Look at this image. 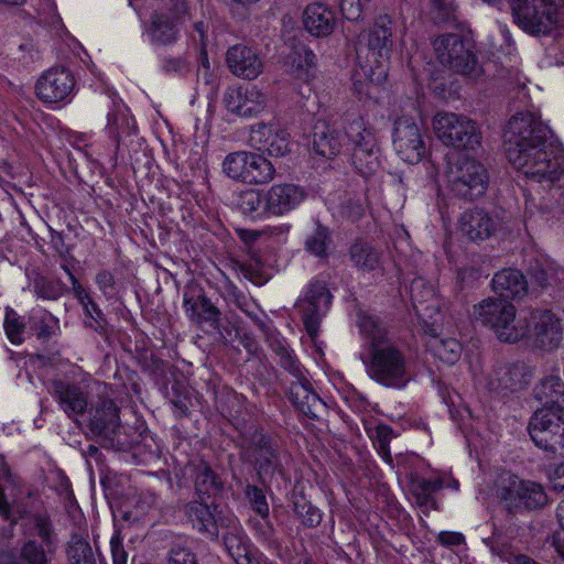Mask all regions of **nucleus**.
I'll return each instance as SVG.
<instances>
[{
	"instance_id": "obj_38",
	"label": "nucleus",
	"mask_w": 564,
	"mask_h": 564,
	"mask_svg": "<svg viewBox=\"0 0 564 564\" xmlns=\"http://www.w3.org/2000/svg\"><path fill=\"white\" fill-rule=\"evenodd\" d=\"M48 553L45 545L34 539H25L17 561L11 555L3 554L0 556V564H51Z\"/></svg>"
},
{
	"instance_id": "obj_35",
	"label": "nucleus",
	"mask_w": 564,
	"mask_h": 564,
	"mask_svg": "<svg viewBox=\"0 0 564 564\" xmlns=\"http://www.w3.org/2000/svg\"><path fill=\"white\" fill-rule=\"evenodd\" d=\"M437 327L435 322H432L430 327H423L424 332L430 335L427 347L441 361L454 365L462 355V345L455 338L440 337Z\"/></svg>"
},
{
	"instance_id": "obj_25",
	"label": "nucleus",
	"mask_w": 564,
	"mask_h": 564,
	"mask_svg": "<svg viewBox=\"0 0 564 564\" xmlns=\"http://www.w3.org/2000/svg\"><path fill=\"white\" fill-rule=\"evenodd\" d=\"M226 62L230 72L243 79H256L263 70V63L258 54L245 45L228 48Z\"/></svg>"
},
{
	"instance_id": "obj_64",
	"label": "nucleus",
	"mask_w": 564,
	"mask_h": 564,
	"mask_svg": "<svg viewBox=\"0 0 564 564\" xmlns=\"http://www.w3.org/2000/svg\"><path fill=\"white\" fill-rule=\"evenodd\" d=\"M194 32L191 34L194 41L200 43L202 46H205V41L207 37V25L204 21H196L193 24Z\"/></svg>"
},
{
	"instance_id": "obj_48",
	"label": "nucleus",
	"mask_w": 564,
	"mask_h": 564,
	"mask_svg": "<svg viewBox=\"0 0 564 564\" xmlns=\"http://www.w3.org/2000/svg\"><path fill=\"white\" fill-rule=\"evenodd\" d=\"M29 323L39 338L47 339L56 325V319L46 311H34L29 318Z\"/></svg>"
},
{
	"instance_id": "obj_29",
	"label": "nucleus",
	"mask_w": 564,
	"mask_h": 564,
	"mask_svg": "<svg viewBox=\"0 0 564 564\" xmlns=\"http://www.w3.org/2000/svg\"><path fill=\"white\" fill-rule=\"evenodd\" d=\"M120 425L119 409L110 399H102L91 412L89 430L93 434L110 437Z\"/></svg>"
},
{
	"instance_id": "obj_12",
	"label": "nucleus",
	"mask_w": 564,
	"mask_h": 564,
	"mask_svg": "<svg viewBox=\"0 0 564 564\" xmlns=\"http://www.w3.org/2000/svg\"><path fill=\"white\" fill-rule=\"evenodd\" d=\"M191 19L192 11L186 0H165L164 7L152 13L147 34L153 43L172 44Z\"/></svg>"
},
{
	"instance_id": "obj_19",
	"label": "nucleus",
	"mask_w": 564,
	"mask_h": 564,
	"mask_svg": "<svg viewBox=\"0 0 564 564\" xmlns=\"http://www.w3.org/2000/svg\"><path fill=\"white\" fill-rule=\"evenodd\" d=\"M332 294L322 281L310 283L305 295L297 302V308L302 313V319L310 336L317 335L319 322L329 310Z\"/></svg>"
},
{
	"instance_id": "obj_54",
	"label": "nucleus",
	"mask_w": 564,
	"mask_h": 564,
	"mask_svg": "<svg viewBox=\"0 0 564 564\" xmlns=\"http://www.w3.org/2000/svg\"><path fill=\"white\" fill-rule=\"evenodd\" d=\"M340 11L349 21H358L362 14L360 0H340Z\"/></svg>"
},
{
	"instance_id": "obj_56",
	"label": "nucleus",
	"mask_w": 564,
	"mask_h": 564,
	"mask_svg": "<svg viewBox=\"0 0 564 564\" xmlns=\"http://www.w3.org/2000/svg\"><path fill=\"white\" fill-rule=\"evenodd\" d=\"M432 11L438 12L443 19H448L454 11V6L445 0H422Z\"/></svg>"
},
{
	"instance_id": "obj_32",
	"label": "nucleus",
	"mask_w": 564,
	"mask_h": 564,
	"mask_svg": "<svg viewBox=\"0 0 564 564\" xmlns=\"http://www.w3.org/2000/svg\"><path fill=\"white\" fill-rule=\"evenodd\" d=\"M313 148L324 158L336 156L343 148L340 130L327 121L318 120L313 130Z\"/></svg>"
},
{
	"instance_id": "obj_21",
	"label": "nucleus",
	"mask_w": 564,
	"mask_h": 564,
	"mask_svg": "<svg viewBox=\"0 0 564 564\" xmlns=\"http://www.w3.org/2000/svg\"><path fill=\"white\" fill-rule=\"evenodd\" d=\"M75 87L74 76L65 68H50L37 79L35 91L45 104H57L67 99Z\"/></svg>"
},
{
	"instance_id": "obj_45",
	"label": "nucleus",
	"mask_w": 564,
	"mask_h": 564,
	"mask_svg": "<svg viewBox=\"0 0 564 564\" xmlns=\"http://www.w3.org/2000/svg\"><path fill=\"white\" fill-rule=\"evenodd\" d=\"M67 554L70 564H96L89 543L78 534H73L68 542Z\"/></svg>"
},
{
	"instance_id": "obj_23",
	"label": "nucleus",
	"mask_w": 564,
	"mask_h": 564,
	"mask_svg": "<svg viewBox=\"0 0 564 564\" xmlns=\"http://www.w3.org/2000/svg\"><path fill=\"white\" fill-rule=\"evenodd\" d=\"M410 294L413 310L422 327H430L432 322L437 323L441 301L434 286L425 279L416 278L411 283Z\"/></svg>"
},
{
	"instance_id": "obj_58",
	"label": "nucleus",
	"mask_w": 564,
	"mask_h": 564,
	"mask_svg": "<svg viewBox=\"0 0 564 564\" xmlns=\"http://www.w3.org/2000/svg\"><path fill=\"white\" fill-rule=\"evenodd\" d=\"M437 540L444 546H457L464 543L465 538L458 532L442 531L438 534Z\"/></svg>"
},
{
	"instance_id": "obj_63",
	"label": "nucleus",
	"mask_w": 564,
	"mask_h": 564,
	"mask_svg": "<svg viewBox=\"0 0 564 564\" xmlns=\"http://www.w3.org/2000/svg\"><path fill=\"white\" fill-rule=\"evenodd\" d=\"M238 236L245 243L248 245H251L259 239H264L263 230L240 229L238 230Z\"/></svg>"
},
{
	"instance_id": "obj_22",
	"label": "nucleus",
	"mask_w": 564,
	"mask_h": 564,
	"mask_svg": "<svg viewBox=\"0 0 564 564\" xmlns=\"http://www.w3.org/2000/svg\"><path fill=\"white\" fill-rule=\"evenodd\" d=\"M249 142L253 148L280 158L290 152V134L274 123L259 122L251 126Z\"/></svg>"
},
{
	"instance_id": "obj_41",
	"label": "nucleus",
	"mask_w": 564,
	"mask_h": 564,
	"mask_svg": "<svg viewBox=\"0 0 564 564\" xmlns=\"http://www.w3.org/2000/svg\"><path fill=\"white\" fill-rule=\"evenodd\" d=\"M443 488L441 478L415 477L411 481V492L415 498L417 506L426 509H436V501L433 494Z\"/></svg>"
},
{
	"instance_id": "obj_27",
	"label": "nucleus",
	"mask_w": 564,
	"mask_h": 564,
	"mask_svg": "<svg viewBox=\"0 0 564 564\" xmlns=\"http://www.w3.org/2000/svg\"><path fill=\"white\" fill-rule=\"evenodd\" d=\"M336 21L335 11L325 3L314 2L305 8L304 28L316 37L330 35L336 26Z\"/></svg>"
},
{
	"instance_id": "obj_39",
	"label": "nucleus",
	"mask_w": 564,
	"mask_h": 564,
	"mask_svg": "<svg viewBox=\"0 0 564 564\" xmlns=\"http://www.w3.org/2000/svg\"><path fill=\"white\" fill-rule=\"evenodd\" d=\"M536 399L547 406H563L564 382L558 373L544 377L535 388Z\"/></svg>"
},
{
	"instance_id": "obj_5",
	"label": "nucleus",
	"mask_w": 564,
	"mask_h": 564,
	"mask_svg": "<svg viewBox=\"0 0 564 564\" xmlns=\"http://www.w3.org/2000/svg\"><path fill=\"white\" fill-rule=\"evenodd\" d=\"M7 476H9V468L0 456V477ZM26 507L15 498L10 502L0 486V517L2 520L11 525H15L19 520H22L21 528L25 538L34 539V536H37L41 540L40 544L45 545L48 552H53L56 532L48 513L43 511L33 513L31 517H26Z\"/></svg>"
},
{
	"instance_id": "obj_6",
	"label": "nucleus",
	"mask_w": 564,
	"mask_h": 564,
	"mask_svg": "<svg viewBox=\"0 0 564 564\" xmlns=\"http://www.w3.org/2000/svg\"><path fill=\"white\" fill-rule=\"evenodd\" d=\"M436 61L446 69L467 79L477 80L484 74L474 46L459 33H444L432 41Z\"/></svg>"
},
{
	"instance_id": "obj_15",
	"label": "nucleus",
	"mask_w": 564,
	"mask_h": 564,
	"mask_svg": "<svg viewBox=\"0 0 564 564\" xmlns=\"http://www.w3.org/2000/svg\"><path fill=\"white\" fill-rule=\"evenodd\" d=\"M525 329L523 340L533 347L552 350L557 348L563 339V328L560 318L549 310H528L524 312Z\"/></svg>"
},
{
	"instance_id": "obj_51",
	"label": "nucleus",
	"mask_w": 564,
	"mask_h": 564,
	"mask_svg": "<svg viewBox=\"0 0 564 564\" xmlns=\"http://www.w3.org/2000/svg\"><path fill=\"white\" fill-rule=\"evenodd\" d=\"M85 313V325L96 332H101L105 325V317L98 305L91 301V304L83 306Z\"/></svg>"
},
{
	"instance_id": "obj_61",
	"label": "nucleus",
	"mask_w": 564,
	"mask_h": 564,
	"mask_svg": "<svg viewBox=\"0 0 564 564\" xmlns=\"http://www.w3.org/2000/svg\"><path fill=\"white\" fill-rule=\"evenodd\" d=\"M498 554L510 564H539L527 555L516 554L509 550L500 551Z\"/></svg>"
},
{
	"instance_id": "obj_16",
	"label": "nucleus",
	"mask_w": 564,
	"mask_h": 564,
	"mask_svg": "<svg viewBox=\"0 0 564 564\" xmlns=\"http://www.w3.org/2000/svg\"><path fill=\"white\" fill-rule=\"evenodd\" d=\"M243 458L253 465L260 478L283 473L288 455L264 434H254L249 446L243 451Z\"/></svg>"
},
{
	"instance_id": "obj_4",
	"label": "nucleus",
	"mask_w": 564,
	"mask_h": 564,
	"mask_svg": "<svg viewBox=\"0 0 564 564\" xmlns=\"http://www.w3.org/2000/svg\"><path fill=\"white\" fill-rule=\"evenodd\" d=\"M522 311L517 314L513 304L502 299L488 297L473 307V317L480 325L491 329L502 343L523 340L525 316Z\"/></svg>"
},
{
	"instance_id": "obj_17",
	"label": "nucleus",
	"mask_w": 564,
	"mask_h": 564,
	"mask_svg": "<svg viewBox=\"0 0 564 564\" xmlns=\"http://www.w3.org/2000/svg\"><path fill=\"white\" fill-rule=\"evenodd\" d=\"M533 367L523 360L495 366L486 377V387L501 395L524 390L533 378Z\"/></svg>"
},
{
	"instance_id": "obj_3",
	"label": "nucleus",
	"mask_w": 564,
	"mask_h": 564,
	"mask_svg": "<svg viewBox=\"0 0 564 564\" xmlns=\"http://www.w3.org/2000/svg\"><path fill=\"white\" fill-rule=\"evenodd\" d=\"M392 37L393 20L388 14L379 15L372 28L360 34L358 68L354 73V89L360 98L371 97L373 89L387 79Z\"/></svg>"
},
{
	"instance_id": "obj_1",
	"label": "nucleus",
	"mask_w": 564,
	"mask_h": 564,
	"mask_svg": "<svg viewBox=\"0 0 564 564\" xmlns=\"http://www.w3.org/2000/svg\"><path fill=\"white\" fill-rule=\"evenodd\" d=\"M510 164L527 178L550 187L541 209L554 216L564 213V193L552 186L564 175V147L552 130L532 112L513 115L503 133Z\"/></svg>"
},
{
	"instance_id": "obj_2",
	"label": "nucleus",
	"mask_w": 564,
	"mask_h": 564,
	"mask_svg": "<svg viewBox=\"0 0 564 564\" xmlns=\"http://www.w3.org/2000/svg\"><path fill=\"white\" fill-rule=\"evenodd\" d=\"M357 325L368 339L364 365L369 378L386 388H405L412 378L411 364L405 351L389 336L384 324L379 317L360 312Z\"/></svg>"
},
{
	"instance_id": "obj_36",
	"label": "nucleus",
	"mask_w": 564,
	"mask_h": 564,
	"mask_svg": "<svg viewBox=\"0 0 564 564\" xmlns=\"http://www.w3.org/2000/svg\"><path fill=\"white\" fill-rule=\"evenodd\" d=\"M185 513L195 529L210 536L217 535L218 525H223L216 516V508L212 510L210 506L203 500L187 503Z\"/></svg>"
},
{
	"instance_id": "obj_34",
	"label": "nucleus",
	"mask_w": 564,
	"mask_h": 564,
	"mask_svg": "<svg viewBox=\"0 0 564 564\" xmlns=\"http://www.w3.org/2000/svg\"><path fill=\"white\" fill-rule=\"evenodd\" d=\"M290 399L301 413L310 417H317L318 412L324 408V403L312 390L307 378L291 383Z\"/></svg>"
},
{
	"instance_id": "obj_47",
	"label": "nucleus",
	"mask_w": 564,
	"mask_h": 564,
	"mask_svg": "<svg viewBox=\"0 0 564 564\" xmlns=\"http://www.w3.org/2000/svg\"><path fill=\"white\" fill-rule=\"evenodd\" d=\"M330 245V237L328 229L317 224L314 232L307 236L305 240V248L308 252L316 257H326Z\"/></svg>"
},
{
	"instance_id": "obj_49",
	"label": "nucleus",
	"mask_w": 564,
	"mask_h": 564,
	"mask_svg": "<svg viewBox=\"0 0 564 564\" xmlns=\"http://www.w3.org/2000/svg\"><path fill=\"white\" fill-rule=\"evenodd\" d=\"M294 511L302 523L307 528L317 527L322 521V513L318 508L305 499L294 503Z\"/></svg>"
},
{
	"instance_id": "obj_60",
	"label": "nucleus",
	"mask_w": 564,
	"mask_h": 564,
	"mask_svg": "<svg viewBox=\"0 0 564 564\" xmlns=\"http://www.w3.org/2000/svg\"><path fill=\"white\" fill-rule=\"evenodd\" d=\"M110 545L113 564H127L128 553L124 551L119 539L112 538Z\"/></svg>"
},
{
	"instance_id": "obj_46",
	"label": "nucleus",
	"mask_w": 564,
	"mask_h": 564,
	"mask_svg": "<svg viewBox=\"0 0 564 564\" xmlns=\"http://www.w3.org/2000/svg\"><path fill=\"white\" fill-rule=\"evenodd\" d=\"M274 352L279 357L280 366L285 369L295 379L294 381L304 380L306 371L302 367L296 356L282 343L272 346Z\"/></svg>"
},
{
	"instance_id": "obj_62",
	"label": "nucleus",
	"mask_w": 564,
	"mask_h": 564,
	"mask_svg": "<svg viewBox=\"0 0 564 564\" xmlns=\"http://www.w3.org/2000/svg\"><path fill=\"white\" fill-rule=\"evenodd\" d=\"M289 230H290V225H288V224H282V225L275 226V227H268V228L263 229L264 240H267L271 237H278L284 241Z\"/></svg>"
},
{
	"instance_id": "obj_43",
	"label": "nucleus",
	"mask_w": 564,
	"mask_h": 564,
	"mask_svg": "<svg viewBox=\"0 0 564 564\" xmlns=\"http://www.w3.org/2000/svg\"><path fill=\"white\" fill-rule=\"evenodd\" d=\"M264 194L254 188L241 191L235 200L237 208L243 215L253 219L263 218L265 215H269L264 209Z\"/></svg>"
},
{
	"instance_id": "obj_20",
	"label": "nucleus",
	"mask_w": 564,
	"mask_h": 564,
	"mask_svg": "<svg viewBox=\"0 0 564 564\" xmlns=\"http://www.w3.org/2000/svg\"><path fill=\"white\" fill-rule=\"evenodd\" d=\"M228 111L240 117H252L264 110L267 96L254 85L230 87L224 95Z\"/></svg>"
},
{
	"instance_id": "obj_26",
	"label": "nucleus",
	"mask_w": 564,
	"mask_h": 564,
	"mask_svg": "<svg viewBox=\"0 0 564 564\" xmlns=\"http://www.w3.org/2000/svg\"><path fill=\"white\" fill-rule=\"evenodd\" d=\"M462 232L470 240H484L489 238L498 228L497 218L481 208L465 212L459 219Z\"/></svg>"
},
{
	"instance_id": "obj_24",
	"label": "nucleus",
	"mask_w": 564,
	"mask_h": 564,
	"mask_svg": "<svg viewBox=\"0 0 564 564\" xmlns=\"http://www.w3.org/2000/svg\"><path fill=\"white\" fill-rule=\"evenodd\" d=\"M264 209L269 215L283 216L295 209L306 198L303 187L293 183L272 185L264 194Z\"/></svg>"
},
{
	"instance_id": "obj_44",
	"label": "nucleus",
	"mask_w": 564,
	"mask_h": 564,
	"mask_svg": "<svg viewBox=\"0 0 564 564\" xmlns=\"http://www.w3.org/2000/svg\"><path fill=\"white\" fill-rule=\"evenodd\" d=\"M354 264L365 271H372L380 262L379 252L366 242H355L349 250Z\"/></svg>"
},
{
	"instance_id": "obj_59",
	"label": "nucleus",
	"mask_w": 564,
	"mask_h": 564,
	"mask_svg": "<svg viewBox=\"0 0 564 564\" xmlns=\"http://www.w3.org/2000/svg\"><path fill=\"white\" fill-rule=\"evenodd\" d=\"M96 283H97L99 290L105 295H108L113 290L115 279L110 272L101 271L96 276Z\"/></svg>"
},
{
	"instance_id": "obj_42",
	"label": "nucleus",
	"mask_w": 564,
	"mask_h": 564,
	"mask_svg": "<svg viewBox=\"0 0 564 564\" xmlns=\"http://www.w3.org/2000/svg\"><path fill=\"white\" fill-rule=\"evenodd\" d=\"M107 119V128L118 141L135 132V120L130 116L124 105H115L113 110L108 113Z\"/></svg>"
},
{
	"instance_id": "obj_53",
	"label": "nucleus",
	"mask_w": 564,
	"mask_h": 564,
	"mask_svg": "<svg viewBox=\"0 0 564 564\" xmlns=\"http://www.w3.org/2000/svg\"><path fill=\"white\" fill-rule=\"evenodd\" d=\"M167 564H197V561L188 549L175 546L170 551Z\"/></svg>"
},
{
	"instance_id": "obj_31",
	"label": "nucleus",
	"mask_w": 564,
	"mask_h": 564,
	"mask_svg": "<svg viewBox=\"0 0 564 564\" xmlns=\"http://www.w3.org/2000/svg\"><path fill=\"white\" fill-rule=\"evenodd\" d=\"M183 307L186 316L199 325L208 323L214 326L220 317V311L203 293L185 292L183 295Z\"/></svg>"
},
{
	"instance_id": "obj_7",
	"label": "nucleus",
	"mask_w": 564,
	"mask_h": 564,
	"mask_svg": "<svg viewBox=\"0 0 564 564\" xmlns=\"http://www.w3.org/2000/svg\"><path fill=\"white\" fill-rule=\"evenodd\" d=\"M496 496L510 512L533 510L547 503V496L541 484L521 479L510 473L499 475Z\"/></svg>"
},
{
	"instance_id": "obj_52",
	"label": "nucleus",
	"mask_w": 564,
	"mask_h": 564,
	"mask_svg": "<svg viewBox=\"0 0 564 564\" xmlns=\"http://www.w3.org/2000/svg\"><path fill=\"white\" fill-rule=\"evenodd\" d=\"M246 495L250 502L252 503L254 511L259 516L265 517L269 513V506L267 503L265 496L263 495L261 489H259L256 486L248 485L246 489Z\"/></svg>"
},
{
	"instance_id": "obj_57",
	"label": "nucleus",
	"mask_w": 564,
	"mask_h": 564,
	"mask_svg": "<svg viewBox=\"0 0 564 564\" xmlns=\"http://www.w3.org/2000/svg\"><path fill=\"white\" fill-rule=\"evenodd\" d=\"M549 480L553 490L564 492V464L554 467L549 473Z\"/></svg>"
},
{
	"instance_id": "obj_33",
	"label": "nucleus",
	"mask_w": 564,
	"mask_h": 564,
	"mask_svg": "<svg viewBox=\"0 0 564 564\" xmlns=\"http://www.w3.org/2000/svg\"><path fill=\"white\" fill-rule=\"evenodd\" d=\"M492 290L500 297L518 299L527 294L528 281L524 275L516 269H503L495 274L492 279Z\"/></svg>"
},
{
	"instance_id": "obj_28",
	"label": "nucleus",
	"mask_w": 564,
	"mask_h": 564,
	"mask_svg": "<svg viewBox=\"0 0 564 564\" xmlns=\"http://www.w3.org/2000/svg\"><path fill=\"white\" fill-rule=\"evenodd\" d=\"M53 395L68 417L83 414L87 409V395L77 384L55 380L53 382Z\"/></svg>"
},
{
	"instance_id": "obj_10",
	"label": "nucleus",
	"mask_w": 564,
	"mask_h": 564,
	"mask_svg": "<svg viewBox=\"0 0 564 564\" xmlns=\"http://www.w3.org/2000/svg\"><path fill=\"white\" fill-rule=\"evenodd\" d=\"M528 0L516 4L513 15L517 24L530 34H547L556 29H564V0Z\"/></svg>"
},
{
	"instance_id": "obj_40",
	"label": "nucleus",
	"mask_w": 564,
	"mask_h": 564,
	"mask_svg": "<svg viewBox=\"0 0 564 564\" xmlns=\"http://www.w3.org/2000/svg\"><path fill=\"white\" fill-rule=\"evenodd\" d=\"M286 66L296 78L308 82L315 66V54L305 46L295 47L286 58Z\"/></svg>"
},
{
	"instance_id": "obj_50",
	"label": "nucleus",
	"mask_w": 564,
	"mask_h": 564,
	"mask_svg": "<svg viewBox=\"0 0 564 564\" xmlns=\"http://www.w3.org/2000/svg\"><path fill=\"white\" fill-rule=\"evenodd\" d=\"M3 327L8 339L13 345L23 343L25 325L20 321V316L13 310H7Z\"/></svg>"
},
{
	"instance_id": "obj_30",
	"label": "nucleus",
	"mask_w": 564,
	"mask_h": 564,
	"mask_svg": "<svg viewBox=\"0 0 564 564\" xmlns=\"http://www.w3.org/2000/svg\"><path fill=\"white\" fill-rule=\"evenodd\" d=\"M223 539L228 554L236 564H260L257 552L240 527H229Z\"/></svg>"
},
{
	"instance_id": "obj_9",
	"label": "nucleus",
	"mask_w": 564,
	"mask_h": 564,
	"mask_svg": "<svg viewBox=\"0 0 564 564\" xmlns=\"http://www.w3.org/2000/svg\"><path fill=\"white\" fill-rule=\"evenodd\" d=\"M432 123L436 137L447 147L475 151L481 145L478 124L465 115L438 112Z\"/></svg>"
},
{
	"instance_id": "obj_8",
	"label": "nucleus",
	"mask_w": 564,
	"mask_h": 564,
	"mask_svg": "<svg viewBox=\"0 0 564 564\" xmlns=\"http://www.w3.org/2000/svg\"><path fill=\"white\" fill-rule=\"evenodd\" d=\"M345 134L352 144L351 163L356 171L365 177L375 174L380 167V150L373 130L362 117L354 116L347 119Z\"/></svg>"
},
{
	"instance_id": "obj_14",
	"label": "nucleus",
	"mask_w": 564,
	"mask_h": 564,
	"mask_svg": "<svg viewBox=\"0 0 564 564\" xmlns=\"http://www.w3.org/2000/svg\"><path fill=\"white\" fill-rule=\"evenodd\" d=\"M446 182L454 195L471 200L485 193L488 174L476 160L464 159L448 165Z\"/></svg>"
},
{
	"instance_id": "obj_11",
	"label": "nucleus",
	"mask_w": 564,
	"mask_h": 564,
	"mask_svg": "<svg viewBox=\"0 0 564 564\" xmlns=\"http://www.w3.org/2000/svg\"><path fill=\"white\" fill-rule=\"evenodd\" d=\"M223 172L229 178L249 185H265L275 177L272 162L251 151H236L226 155Z\"/></svg>"
},
{
	"instance_id": "obj_37",
	"label": "nucleus",
	"mask_w": 564,
	"mask_h": 564,
	"mask_svg": "<svg viewBox=\"0 0 564 564\" xmlns=\"http://www.w3.org/2000/svg\"><path fill=\"white\" fill-rule=\"evenodd\" d=\"M187 471L194 478L195 491L202 500L204 496L212 497L220 491L223 482L206 463L191 464Z\"/></svg>"
},
{
	"instance_id": "obj_13",
	"label": "nucleus",
	"mask_w": 564,
	"mask_h": 564,
	"mask_svg": "<svg viewBox=\"0 0 564 564\" xmlns=\"http://www.w3.org/2000/svg\"><path fill=\"white\" fill-rule=\"evenodd\" d=\"M529 434L534 444L555 453L564 447V408L542 405L529 422Z\"/></svg>"
},
{
	"instance_id": "obj_55",
	"label": "nucleus",
	"mask_w": 564,
	"mask_h": 564,
	"mask_svg": "<svg viewBox=\"0 0 564 564\" xmlns=\"http://www.w3.org/2000/svg\"><path fill=\"white\" fill-rule=\"evenodd\" d=\"M63 269L68 274L69 280L72 282L74 296L82 304V306H86L87 304H91V301H93L91 297L89 296L88 292L80 285V283L75 278V275L68 270L67 267L63 265Z\"/></svg>"
},
{
	"instance_id": "obj_18",
	"label": "nucleus",
	"mask_w": 564,
	"mask_h": 564,
	"mask_svg": "<svg viewBox=\"0 0 564 564\" xmlns=\"http://www.w3.org/2000/svg\"><path fill=\"white\" fill-rule=\"evenodd\" d=\"M392 144L401 160L411 164L419 163L426 153L422 130L409 116H401L394 121Z\"/></svg>"
}]
</instances>
